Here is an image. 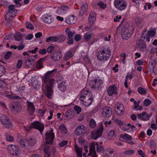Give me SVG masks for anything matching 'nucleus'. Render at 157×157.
<instances>
[{
  "label": "nucleus",
  "mask_w": 157,
  "mask_h": 157,
  "mask_svg": "<svg viewBox=\"0 0 157 157\" xmlns=\"http://www.w3.org/2000/svg\"><path fill=\"white\" fill-rule=\"evenodd\" d=\"M55 70H53L48 72L42 79L43 84L45 86L46 89L45 95L49 98H50L53 93L52 88L55 83L54 79L51 78L52 75V73Z\"/></svg>",
  "instance_id": "1"
},
{
  "label": "nucleus",
  "mask_w": 157,
  "mask_h": 157,
  "mask_svg": "<svg viewBox=\"0 0 157 157\" xmlns=\"http://www.w3.org/2000/svg\"><path fill=\"white\" fill-rule=\"evenodd\" d=\"M46 145L44 149L45 153L44 157H50L49 151L48 150L49 147L47 146L48 144H52L53 142L54 138V134L53 132V129L51 128L50 130L48 131L45 134Z\"/></svg>",
  "instance_id": "2"
},
{
  "label": "nucleus",
  "mask_w": 157,
  "mask_h": 157,
  "mask_svg": "<svg viewBox=\"0 0 157 157\" xmlns=\"http://www.w3.org/2000/svg\"><path fill=\"white\" fill-rule=\"evenodd\" d=\"M132 27L128 23L124 24L121 29V35L122 38L124 40L129 39L132 34Z\"/></svg>",
  "instance_id": "3"
},
{
  "label": "nucleus",
  "mask_w": 157,
  "mask_h": 157,
  "mask_svg": "<svg viewBox=\"0 0 157 157\" xmlns=\"http://www.w3.org/2000/svg\"><path fill=\"white\" fill-rule=\"evenodd\" d=\"M110 51L109 48L103 47L100 52H98L97 56L99 60H107L110 57Z\"/></svg>",
  "instance_id": "4"
},
{
  "label": "nucleus",
  "mask_w": 157,
  "mask_h": 157,
  "mask_svg": "<svg viewBox=\"0 0 157 157\" xmlns=\"http://www.w3.org/2000/svg\"><path fill=\"white\" fill-rule=\"evenodd\" d=\"M80 98L81 101H82L83 104L85 106L90 105L93 101L92 95L88 91L81 94Z\"/></svg>",
  "instance_id": "5"
},
{
  "label": "nucleus",
  "mask_w": 157,
  "mask_h": 157,
  "mask_svg": "<svg viewBox=\"0 0 157 157\" xmlns=\"http://www.w3.org/2000/svg\"><path fill=\"white\" fill-rule=\"evenodd\" d=\"M11 111L13 113H18L20 112L21 110V106L18 102L12 103L9 106Z\"/></svg>",
  "instance_id": "6"
},
{
  "label": "nucleus",
  "mask_w": 157,
  "mask_h": 157,
  "mask_svg": "<svg viewBox=\"0 0 157 157\" xmlns=\"http://www.w3.org/2000/svg\"><path fill=\"white\" fill-rule=\"evenodd\" d=\"M7 149L10 154L12 155H17L19 154V148L16 145H9L8 146Z\"/></svg>",
  "instance_id": "7"
},
{
  "label": "nucleus",
  "mask_w": 157,
  "mask_h": 157,
  "mask_svg": "<svg viewBox=\"0 0 157 157\" xmlns=\"http://www.w3.org/2000/svg\"><path fill=\"white\" fill-rule=\"evenodd\" d=\"M114 5L116 8L119 10H122L126 8L127 4L123 0H115Z\"/></svg>",
  "instance_id": "8"
},
{
  "label": "nucleus",
  "mask_w": 157,
  "mask_h": 157,
  "mask_svg": "<svg viewBox=\"0 0 157 157\" xmlns=\"http://www.w3.org/2000/svg\"><path fill=\"white\" fill-rule=\"evenodd\" d=\"M30 127L31 128L39 130L41 134H42V132L44 128V125L42 123L38 121H36L31 123Z\"/></svg>",
  "instance_id": "9"
},
{
  "label": "nucleus",
  "mask_w": 157,
  "mask_h": 157,
  "mask_svg": "<svg viewBox=\"0 0 157 157\" xmlns=\"http://www.w3.org/2000/svg\"><path fill=\"white\" fill-rule=\"evenodd\" d=\"M115 111L117 115L121 116L124 113V108L123 105L121 102L117 103L115 105Z\"/></svg>",
  "instance_id": "10"
},
{
  "label": "nucleus",
  "mask_w": 157,
  "mask_h": 157,
  "mask_svg": "<svg viewBox=\"0 0 157 157\" xmlns=\"http://www.w3.org/2000/svg\"><path fill=\"white\" fill-rule=\"evenodd\" d=\"M136 44L138 47L139 50L142 52H146L147 50L145 43L143 39L138 40L136 41Z\"/></svg>",
  "instance_id": "11"
},
{
  "label": "nucleus",
  "mask_w": 157,
  "mask_h": 157,
  "mask_svg": "<svg viewBox=\"0 0 157 157\" xmlns=\"http://www.w3.org/2000/svg\"><path fill=\"white\" fill-rule=\"evenodd\" d=\"M0 120L2 125L6 128H10L12 127L9 119L6 116L3 115L1 117Z\"/></svg>",
  "instance_id": "12"
},
{
  "label": "nucleus",
  "mask_w": 157,
  "mask_h": 157,
  "mask_svg": "<svg viewBox=\"0 0 157 157\" xmlns=\"http://www.w3.org/2000/svg\"><path fill=\"white\" fill-rule=\"evenodd\" d=\"M62 56V54L60 50H56L51 54V59L55 61L59 60Z\"/></svg>",
  "instance_id": "13"
},
{
  "label": "nucleus",
  "mask_w": 157,
  "mask_h": 157,
  "mask_svg": "<svg viewBox=\"0 0 157 157\" xmlns=\"http://www.w3.org/2000/svg\"><path fill=\"white\" fill-rule=\"evenodd\" d=\"M35 56H29L25 61V65L28 67H32L34 66L35 63L34 58Z\"/></svg>",
  "instance_id": "14"
},
{
  "label": "nucleus",
  "mask_w": 157,
  "mask_h": 157,
  "mask_svg": "<svg viewBox=\"0 0 157 157\" xmlns=\"http://www.w3.org/2000/svg\"><path fill=\"white\" fill-rule=\"evenodd\" d=\"M86 131V128L84 125L78 126L76 128L75 132L76 134L80 136L84 134Z\"/></svg>",
  "instance_id": "15"
},
{
  "label": "nucleus",
  "mask_w": 157,
  "mask_h": 157,
  "mask_svg": "<svg viewBox=\"0 0 157 157\" xmlns=\"http://www.w3.org/2000/svg\"><path fill=\"white\" fill-rule=\"evenodd\" d=\"M112 109L109 107H106L104 108L102 112L103 116L105 117H109L112 115Z\"/></svg>",
  "instance_id": "16"
},
{
  "label": "nucleus",
  "mask_w": 157,
  "mask_h": 157,
  "mask_svg": "<svg viewBox=\"0 0 157 157\" xmlns=\"http://www.w3.org/2000/svg\"><path fill=\"white\" fill-rule=\"evenodd\" d=\"M103 83L102 81L100 79H95L92 81L91 87L93 88L99 89L100 86Z\"/></svg>",
  "instance_id": "17"
},
{
  "label": "nucleus",
  "mask_w": 157,
  "mask_h": 157,
  "mask_svg": "<svg viewBox=\"0 0 157 157\" xmlns=\"http://www.w3.org/2000/svg\"><path fill=\"white\" fill-rule=\"evenodd\" d=\"M42 18L44 22L48 24L51 23L53 21L52 16L48 13L43 16Z\"/></svg>",
  "instance_id": "18"
},
{
  "label": "nucleus",
  "mask_w": 157,
  "mask_h": 157,
  "mask_svg": "<svg viewBox=\"0 0 157 157\" xmlns=\"http://www.w3.org/2000/svg\"><path fill=\"white\" fill-rule=\"evenodd\" d=\"M27 107L28 113L30 114H33L35 112V107L33 103L29 101L27 102Z\"/></svg>",
  "instance_id": "19"
},
{
  "label": "nucleus",
  "mask_w": 157,
  "mask_h": 157,
  "mask_svg": "<svg viewBox=\"0 0 157 157\" xmlns=\"http://www.w3.org/2000/svg\"><path fill=\"white\" fill-rule=\"evenodd\" d=\"M103 132L102 128H100L92 132L91 134L94 136H95L94 139L96 140L98 137L100 136Z\"/></svg>",
  "instance_id": "20"
},
{
  "label": "nucleus",
  "mask_w": 157,
  "mask_h": 157,
  "mask_svg": "<svg viewBox=\"0 0 157 157\" xmlns=\"http://www.w3.org/2000/svg\"><path fill=\"white\" fill-rule=\"evenodd\" d=\"M13 13V12L12 11H8L6 15V20L9 22L11 21L12 19L16 16L15 13Z\"/></svg>",
  "instance_id": "21"
},
{
  "label": "nucleus",
  "mask_w": 157,
  "mask_h": 157,
  "mask_svg": "<svg viewBox=\"0 0 157 157\" xmlns=\"http://www.w3.org/2000/svg\"><path fill=\"white\" fill-rule=\"evenodd\" d=\"M117 88L115 86V85L110 86L107 90V92L109 95L112 96L113 94H117Z\"/></svg>",
  "instance_id": "22"
},
{
  "label": "nucleus",
  "mask_w": 157,
  "mask_h": 157,
  "mask_svg": "<svg viewBox=\"0 0 157 157\" xmlns=\"http://www.w3.org/2000/svg\"><path fill=\"white\" fill-rule=\"evenodd\" d=\"M75 18L74 15H71L65 19V22L69 24H74L76 22Z\"/></svg>",
  "instance_id": "23"
},
{
  "label": "nucleus",
  "mask_w": 157,
  "mask_h": 157,
  "mask_svg": "<svg viewBox=\"0 0 157 157\" xmlns=\"http://www.w3.org/2000/svg\"><path fill=\"white\" fill-rule=\"evenodd\" d=\"M65 32L68 36V39H70L72 38L75 33L74 31H71L69 28H67L66 29Z\"/></svg>",
  "instance_id": "24"
},
{
  "label": "nucleus",
  "mask_w": 157,
  "mask_h": 157,
  "mask_svg": "<svg viewBox=\"0 0 157 157\" xmlns=\"http://www.w3.org/2000/svg\"><path fill=\"white\" fill-rule=\"evenodd\" d=\"M88 5L86 3H84L83 4L79 12V13L81 15H83L85 13L88 8Z\"/></svg>",
  "instance_id": "25"
},
{
  "label": "nucleus",
  "mask_w": 157,
  "mask_h": 157,
  "mask_svg": "<svg viewBox=\"0 0 157 157\" xmlns=\"http://www.w3.org/2000/svg\"><path fill=\"white\" fill-rule=\"evenodd\" d=\"M94 152H96L94 142H91L90 144V151L88 156L90 155L91 153Z\"/></svg>",
  "instance_id": "26"
},
{
  "label": "nucleus",
  "mask_w": 157,
  "mask_h": 157,
  "mask_svg": "<svg viewBox=\"0 0 157 157\" xmlns=\"http://www.w3.org/2000/svg\"><path fill=\"white\" fill-rule=\"evenodd\" d=\"M46 57H45L43 58H40L36 63V67L39 68H40L43 67V61L45 60Z\"/></svg>",
  "instance_id": "27"
},
{
  "label": "nucleus",
  "mask_w": 157,
  "mask_h": 157,
  "mask_svg": "<svg viewBox=\"0 0 157 157\" xmlns=\"http://www.w3.org/2000/svg\"><path fill=\"white\" fill-rule=\"evenodd\" d=\"M65 84L66 82L65 81H63L61 83L59 84L58 87L61 91H64L66 90V86Z\"/></svg>",
  "instance_id": "28"
},
{
  "label": "nucleus",
  "mask_w": 157,
  "mask_h": 157,
  "mask_svg": "<svg viewBox=\"0 0 157 157\" xmlns=\"http://www.w3.org/2000/svg\"><path fill=\"white\" fill-rule=\"evenodd\" d=\"M116 137V133L114 130H111L109 132L108 135V137L109 139H113Z\"/></svg>",
  "instance_id": "29"
},
{
  "label": "nucleus",
  "mask_w": 157,
  "mask_h": 157,
  "mask_svg": "<svg viewBox=\"0 0 157 157\" xmlns=\"http://www.w3.org/2000/svg\"><path fill=\"white\" fill-rule=\"evenodd\" d=\"M66 39V37L63 35L56 36L55 42H61L64 41Z\"/></svg>",
  "instance_id": "30"
},
{
  "label": "nucleus",
  "mask_w": 157,
  "mask_h": 157,
  "mask_svg": "<svg viewBox=\"0 0 157 157\" xmlns=\"http://www.w3.org/2000/svg\"><path fill=\"white\" fill-rule=\"evenodd\" d=\"M68 10V7L67 6H62L60 7L59 10H58V11L61 13L64 14L66 13Z\"/></svg>",
  "instance_id": "31"
},
{
  "label": "nucleus",
  "mask_w": 157,
  "mask_h": 157,
  "mask_svg": "<svg viewBox=\"0 0 157 157\" xmlns=\"http://www.w3.org/2000/svg\"><path fill=\"white\" fill-rule=\"evenodd\" d=\"M27 141L31 146L33 145L36 143L35 138L33 137H30L26 140Z\"/></svg>",
  "instance_id": "32"
},
{
  "label": "nucleus",
  "mask_w": 157,
  "mask_h": 157,
  "mask_svg": "<svg viewBox=\"0 0 157 157\" xmlns=\"http://www.w3.org/2000/svg\"><path fill=\"white\" fill-rule=\"evenodd\" d=\"M18 6L17 5H10L8 7V11L9 12H17V10L15 9V7H18Z\"/></svg>",
  "instance_id": "33"
},
{
  "label": "nucleus",
  "mask_w": 157,
  "mask_h": 157,
  "mask_svg": "<svg viewBox=\"0 0 157 157\" xmlns=\"http://www.w3.org/2000/svg\"><path fill=\"white\" fill-rule=\"evenodd\" d=\"M155 67V65L153 64V63L152 62H149L148 65L147 70V72L151 71L152 70H153Z\"/></svg>",
  "instance_id": "34"
},
{
  "label": "nucleus",
  "mask_w": 157,
  "mask_h": 157,
  "mask_svg": "<svg viewBox=\"0 0 157 157\" xmlns=\"http://www.w3.org/2000/svg\"><path fill=\"white\" fill-rule=\"evenodd\" d=\"M156 29H154L153 30H151L147 32V35L148 36L152 37L154 36L156 34Z\"/></svg>",
  "instance_id": "35"
},
{
  "label": "nucleus",
  "mask_w": 157,
  "mask_h": 157,
  "mask_svg": "<svg viewBox=\"0 0 157 157\" xmlns=\"http://www.w3.org/2000/svg\"><path fill=\"white\" fill-rule=\"evenodd\" d=\"M73 54L71 51H68L65 54L64 58L65 60L69 59L70 57L73 56Z\"/></svg>",
  "instance_id": "36"
},
{
  "label": "nucleus",
  "mask_w": 157,
  "mask_h": 157,
  "mask_svg": "<svg viewBox=\"0 0 157 157\" xmlns=\"http://www.w3.org/2000/svg\"><path fill=\"white\" fill-rule=\"evenodd\" d=\"M144 118H143L144 121H146L149 120L152 115V113H151L147 114L146 113L144 112Z\"/></svg>",
  "instance_id": "37"
},
{
  "label": "nucleus",
  "mask_w": 157,
  "mask_h": 157,
  "mask_svg": "<svg viewBox=\"0 0 157 157\" xmlns=\"http://www.w3.org/2000/svg\"><path fill=\"white\" fill-rule=\"evenodd\" d=\"M95 20V16H89V23L90 26L93 25L94 21Z\"/></svg>",
  "instance_id": "38"
},
{
  "label": "nucleus",
  "mask_w": 157,
  "mask_h": 157,
  "mask_svg": "<svg viewBox=\"0 0 157 157\" xmlns=\"http://www.w3.org/2000/svg\"><path fill=\"white\" fill-rule=\"evenodd\" d=\"M14 38L16 40L19 41L21 40L22 36L21 33L19 32L17 33L14 36Z\"/></svg>",
  "instance_id": "39"
},
{
  "label": "nucleus",
  "mask_w": 157,
  "mask_h": 157,
  "mask_svg": "<svg viewBox=\"0 0 157 157\" xmlns=\"http://www.w3.org/2000/svg\"><path fill=\"white\" fill-rule=\"evenodd\" d=\"M91 36L92 34L91 33H87L85 34L84 38L86 41H87L90 39Z\"/></svg>",
  "instance_id": "40"
},
{
  "label": "nucleus",
  "mask_w": 157,
  "mask_h": 157,
  "mask_svg": "<svg viewBox=\"0 0 157 157\" xmlns=\"http://www.w3.org/2000/svg\"><path fill=\"white\" fill-rule=\"evenodd\" d=\"M138 91L141 94H144L147 93V91L142 87H139L138 88Z\"/></svg>",
  "instance_id": "41"
},
{
  "label": "nucleus",
  "mask_w": 157,
  "mask_h": 157,
  "mask_svg": "<svg viewBox=\"0 0 157 157\" xmlns=\"http://www.w3.org/2000/svg\"><path fill=\"white\" fill-rule=\"evenodd\" d=\"M6 72V70L4 67L1 65H0V77L3 76Z\"/></svg>",
  "instance_id": "42"
},
{
  "label": "nucleus",
  "mask_w": 157,
  "mask_h": 157,
  "mask_svg": "<svg viewBox=\"0 0 157 157\" xmlns=\"http://www.w3.org/2000/svg\"><path fill=\"white\" fill-rule=\"evenodd\" d=\"M135 152V151L133 150H128L125 151L123 153V154L125 155H131L134 154Z\"/></svg>",
  "instance_id": "43"
},
{
  "label": "nucleus",
  "mask_w": 157,
  "mask_h": 157,
  "mask_svg": "<svg viewBox=\"0 0 157 157\" xmlns=\"http://www.w3.org/2000/svg\"><path fill=\"white\" fill-rule=\"evenodd\" d=\"M96 145L97 146L96 150L98 152H101L104 151V148L102 146H99L98 143H96Z\"/></svg>",
  "instance_id": "44"
},
{
  "label": "nucleus",
  "mask_w": 157,
  "mask_h": 157,
  "mask_svg": "<svg viewBox=\"0 0 157 157\" xmlns=\"http://www.w3.org/2000/svg\"><path fill=\"white\" fill-rule=\"evenodd\" d=\"M56 39V36H50L46 39V41L47 42H49L50 41L55 42Z\"/></svg>",
  "instance_id": "45"
},
{
  "label": "nucleus",
  "mask_w": 157,
  "mask_h": 157,
  "mask_svg": "<svg viewBox=\"0 0 157 157\" xmlns=\"http://www.w3.org/2000/svg\"><path fill=\"white\" fill-rule=\"evenodd\" d=\"M121 137H122L124 140H132V136L129 135L128 134H124V135L121 136Z\"/></svg>",
  "instance_id": "46"
},
{
  "label": "nucleus",
  "mask_w": 157,
  "mask_h": 157,
  "mask_svg": "<svg viewBox=\"0 0 157 157\" xmlns=\"http://www.w3.org/2000/svg\"><path fill=\"white\" fill-rule=\"evenodd\" d=\"M59 129L64 134H66L67 133L66 128L64 124L61 125L59 127Z\"/></svg>",
  "instance_id": "47"
},
{
  "label": "nucleus",
  "mask_w": 157,
  "mask_h": 157,
  "mask_svg": "<svg viewBox=\"0 0 157 157\" xmlns=\"http://www.w3.org/2000/svg\"><path fill=\"white\" fill-rule=\"evenodd\" d=\"M96 123L94 119H91L90 121V125L92 128H94L96 126Z\"/></svg>",
  "instance_id": "48"
},
{
  "label": "nucleus",
  "mask_w": 157,
  "mask_h": 157,
  "mask_svg": "<svg viewBox=\"0 0 157 157\" xmlns=\"http://www.w3.org/2000/svg\"><path fill=\"white\" fill-rule=\"evenodd\" d=\"M26 27L31 30H33L34 29V27L32 24L28 21L26 22Z\"/></svg>",
  "instance_id": "49"
},
{
  "label": "nucleus",
  "mask_w": 157,
  "mask_h": 157,
  "mask_svg": "<svg viewBox=\"0 0 157 157\" xmlns=\"http://www.w3.org/2000/svg\"><path fill=\"white\" fill-rule=\"evenodd\" d=\"M75 148L77 154H82V148L78 147L76 145H75Z\"/></svg>",
  "instance_id": "50"
},
{
  "label": "nucleus",
  "mask_w": 157,
  "mask_h": 157,
  "mask_svg": "<svg viewBox=\"0 0 157 157\" xmlns=\"http://www.w3.org/2000/svg\"><path fill=\"white\" fill-rule=\"evenodd\" d=\"M143 19L141 17L136 18V21L137 25H140L143 21Z\"/></svg>",
  "instance_id": "51"
},
{
  "label": "nucleus",
  "mask_w": 157,
  "mask_h": 157,
  "mask_svg": "<svg viewBox=\"0 0 157 157\" xmlns=\"http://www.w3.org/2000/svg\"><path fill=\"white\" fill-rule=\"evenodd\" d=\"M151 103V101L148 99H145L144 102V104L145 106H147L149 105Z\"/></svg>",
  "instance_id": "52"
},
{
  "label": "nucleus",
  "mask_w": 157,
  "mask_h": 157,
  "mask_svg": "<svg viewBox=\"0 0 157 157\" xmlns=\"http://www.w3.org/2000/svg\"><path fill=\"white\" fill-rule=\"evenodd\" d=\"M6 140L9 142H11L13 140V137L11 135L6 134Z\"/></svg>",
  "instance_id": "53"
},
{
  "label": "nucleus",
  "mask_w": 157,
  "mask_h": 157,
  "mask_svg": "<svg viewBox=\"0 0 157 157\" xmlns=\"http://www.w3.org/2000/svg\"><path fill=\"white\" fill-rule=\"evenodd\" d=\"M12 53L11 52H7L4 56L5 59H9L12 55Z\"/></svg>",
  "instance_id": "54"
},
{
  "label": "nucleus",
  "mask_w": 157,
  "mask_h": 157,
  "mask_svg": "<svg viewBox=\"0 0 157 157\" xmlns=\"http://www.w3.org/2000/svg\"><path fill=\"white\" fill-rule=\"evenodd\" d=\"M74 109L78 114H79L81 111V108L78 106H74Z\"/></svg>",
  "instance_id": "55"
},
{
  "label": "nucleus",
  "mask_w": 157,
  "mask_h": 157,
  "mask_svg": "<svg viewBox=\"0 0 157 157\" xmlns=\"http://www.w3.org/2000/svg\"><path fill=\"white\" fill-rule=\"evenodd\" d=\"M98 5L101 8L104 9L106 7V4H105L103 3V2H99Z\"/></svg>",
  "instance_id": "56"
},
{
  "label": "nucleus",
  "mask_w": 157,
  "mask_h": 157,
  "mask_svg": "<svg viewBox=\"0 0 157 157\" xmlns=\"http://www.w3.org/2000/svg\"><path fill=\"white\" fill-rule=\"evenodd\" d=\"M144 112H143L141 113L138 114L137 115V118L143 121V119H144L143 118H144Z\"/></svg>",
  "instance_id": "57"
},
{
  "label": "nucleus",
  "mask_w": 157,
  "mask_h": 157,
  "mask_svg": "<svg viewBox=\"0 0 157 157\" xmlns=\"http://www.w3.org/2000/svg\"><path fill=\"white\" fill-rule=\"evenodd\" d=\"M22 61L21 59H19L18 60L17 64V67L18 68H21L22 64Z\"/></svg>",
  "instance_id": "58"
},
{
  "label": "nucleus",
  "mask_w": 157,
  "mask_h": 157,
  "mask_svg": "<svg viewBox=\"0 0 157 157\" xmlns=\"http://www.w3.org/2000/svg\"><path fill=\"white\" fill-rule=\"evenodd\" d=\"M81 36L80 34L76 35L74 37V39L76 41H78L81 40Z\"/></svg>",
  "instance_id": "59"
},
{
  "label": "nucleus",
  "mask_w": 157,
  "mask_h": 157,
  "mask_svg": "<svg viewBox=\"0 0 157 157\" xmlns=\"http://www.w3.org/2000/svg\"><path fill=\"white\" fill-rule=\"evenodd\" d=\"M114 121L120 126H122L123 124V122L117 119H115Z\"/></svg>",
  "instance_id": "60"
},
{
  "label": "nucleus",
  "mask_w": 157,
  "mask_h": 157,
  "mask_svg": "<svg viewBox=\"0 0 157 157\" xmlns=\"http://www.w3.org/2000/svg\"><path fill=\"white\" fill-rule=\"evenodd\" d=\"M67 144V141L65 140H63L59 144V145L61 147H63L66 145Z\"/></svg>",
  "instance_id": "61"
},
{
  "label": "nucleus",
  "mask_w": 157,
  "mask_h": 157,
  "mask_svg": "<svg viewBox=\"0 0 157 157\" xmlns=\"http://www.w3.org/2000/svg\"><path fill=\"white\" fill-rule=\"evenodd\" d=\"M0 84H1V87H5L7 85V82L5 80L1 81Z\"/></svg>",
  "instance_id": "62"
},
{
  "label": "nucleus",
  "mask_w": 157,
  "mask_h": 157,
  "mask_svg": "<svg viewBox=\"0 0 157 157\" xmlns=\"http://www.w3.org/2000/svg\"><path fill=\"white\" fill-rule=\"evenodd\" d=\"M47 51L45 48H43L42 49H40L39 51V53L42 55H44L46 53Z\"/></svg>",
  "instance_id": "63"
},
{
  "label": "nucleus",
  "mask_w": 157,
  "mask_h": 157,
  "mask_svg": "<svg viewBox=\"0 0 157 157\" xmlns=\"http://www.w3.org/2000/svg\"><path fill=\"white\" fill-rule=\"evenodd\" d=\"M33 37V35L31 34H29L26 36L25 39L26 40H30L32 39Z\"/></svg>",
  "instance_id": "64"
}]
</instances>
